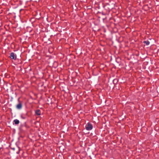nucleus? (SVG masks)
<instances>
[{
  "label": "nucleus",
  "instance_id": "5",
  "mask_svg": "<svg viewBox=\"0 0 159 159\" xmlns=\"http://www.w3.org/2000/svg\"><path fill=\"white\" fill-rule=\"evenodd\" d=\"M14 122L15 124L16 125L20 123L19 121L17 119H15L14 120Z\"/></svg>",
  "mask_w": 159,
  "mask_h": 159
},
{
  "label": "nucleus",
  "instance_id": "6",
  "mask_svg": "<svg viewBox=\"0 0 159 159\" xmlns=\"http://www.w3.org/2000/svg\"><path fill=\"white\" fill-rule=\"evenodd\" d=\"M143 43H145L147 45H148L150 43V42L148 41H144Z\"/></svg>",
  "mask_w": 159,
  "mask_h": 159
},
{
  "label": "nucleus",
  "instance_id": "3",
  "mask_svg": "<svg viewBox=\"0 0 159 159\" xmlns=\"http://www.w3.org/2000/svg\"><path fill=\"white\" fill-rule=\"evenodd\" d=\"M17 109H21L22 107V105L21 103H19L16 106Z\"/></svg>",
  "mask_w": 159,
  "mask_h": 159
},
{
  "label": "nucleus",
  "instance_id": "4",
  "mask_svg": "<svg viewBox=\"0 0 159 159\" xmlns=\"http://www.w3.org/2000/svg\"><path fill=\"white\" fill-rule=\"evenodd\" d=\"M35 113L37 115L39 116L41 115V111L39 110H37L36 111Z\"/></svg>",
  "mask_w": 159,
  "mask_h": 159
},
{
  "label": "nucleus",
  "instance_id": "2",
  "mask_svg": "<svg viewBox=\"0 0 159 159\" xmlns=\"http://www.w3.org/2000/svg\"><path fill=\"white\" fill-rule=\"evenodd\" d=\"M10 58L12 59H16V56L13 52H11L10 54Z\"/></svg>",
  "mask_w": 159,
  "mask_h": 159
},
{
  "label": "nucleus",
  "instance_id": "1",
  "mask_svg": "<svg viewBox=\"0 0 159 159\" xmlns=\"http://www.w3.org/2000/svg\"><path fill=\"white\" fill-rule=\"evenodd\" d=\"M85 128L87 130H90L93 128V126L91 124L89 123H88L86 125Z\"/></svg>",
  "mask_w": 159,
  "mask_h": 159
}]
</instances>
